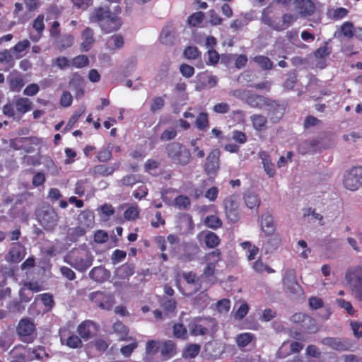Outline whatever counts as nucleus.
<instances>
[{
  "label": "nucleus",
  "instance_id": "2eb2a0df",
  "mask_svg": "<svg viewBox=\"0 0 362 362\" xmlns=\"http://www.w3.org/2000/svg\"><path fill=\"white\" fill-rule=\"evenodd\" d=\"M298 13L303 17L312 16L315 11V5L311 0H295Z\"/></svg>",
  "mask_w": 362,
  "mask_h": 362
},
{
  "label": "nucleus",
  "instance_id": "dca6fc26",
  "mask_svg": "<svg viewBox=\"0 0 362 362\" xmlns=\"http://www.w3.org/2000/svg\"><path fill=\"white\" fill-rule=\"evenodd\" d=\"M10 90L13 92H20L25 86L23 76L17 71H13L8 76Z\"/></svg>",
  "mask_w": 362,
  "mask_h": 362
},
{
  "label": "nucleus",
  "instance_id": "774afa93",
  "mask_svg": "<svg viewBox=\"0 0 362 362\" xmlns=\"http://www.w3.org/2000/svg\"><path fill=\"white\" fill-rule=\"evenodd\" d=\"M297 82V75L295 72L288 74V77L283 84V87L286 90H291Z\"/></svg>",
  "mask_w": 362,
  "mask_h": 362
},
{
  "label": "nucleus",
  "instance_id": "a878e982",
  "mask_svg": "<svg viewBox=\"0 0 362 362\" xmlns=\"http://www.w3.org/2000/svg\"><path fill=\"white\" fill-rule=\"evenodd\" d=\"M199 252L197 245H188L185 247V252L180 255V259L183 262L194 260Z\"/></svg>",
  "mask_w": 362,
  "mask_h": 362
},
{
  "label": "nucleus",
  "instance_id": "c03bdc74",
  "mask_svg": "<svg viewBox=\"0 0 362 362\" xmlns=\"http://www.w3.org/2000/svg\"><path fill=\"white\" fill-rule=\"evenodd\" d=\"M174 33L168 28H163L160 35V41L165 45H173L174 43Z\"/></svg>",
  "mask_w": 362,
  "mask_h": 362
},
{
  "label": "nucleus",
  "instance_id": "79ce46f5",
  "mask_svg": "<svg viewBox=\"0 0 362 362\" xmlns=\"http://www.w3.org/2000/svg\"><path fill=\"white\" fill-rule=\"evenodd\" d=\"M30 140L28 137H17L12 139H10L9 146L14 150H21L24 149L26 152H29L28 148H25L24 144L25 142Z\"/></svg>",
  "mask_w": 362,
  "mask_h": 362
},
{
  "label": "nucleus",
  "instance_id": "e2e57ef3",
  "mask_svg": "<svg viewBox=\"0 0 362 362\" xmlns=\"http://www.w3.org/2000/svg\"><path fill=\"white\" fill-rule=\"evenodd\" d=\"M204 18V14L202 11H198L190 15L187 18L189 25L195 27L202 23Z\"/></svg>",
  "mask_w": 362,
  "mask_h": 362
},
{
  "label": "nucleus",
  "instance_id": "b1692460",
  "mask_svg": "<svg viewBox=\"0 0 362 362\" xmlns=\"http://www.w3.org/2000/svg\"><path fill=\"white\" fill-rule=\"evenodd\" d=\"M216 267H214V265L206 264L200 276L202 281L210 284H216L217 281V277L216 276Z\"/></svg>",
  "mask_w": 362,
  "mask_h": 362
},
{
  "label": "nucleus",
  "instance_id": "6e6552de",
  "mask_svg": "<svg viewBox=\"0 0 362 362\" xmlns=\"http://www.w3.org/2000/svg\"><path fill=\"white\" fill-rule=\"evenodd\" d=\"M345 278L356 298L362 301V268L348 272Z\"/></svg>",
  "mask_w": 362,
  "mask_h": 362
},
{
  "label": "nucleus",
  "instance_id": "72a5a7b5",
  "mask_svg": "<svg viewBox=\"0 0 362 362\" xmlns=\"http://www.w3.org/2000/svg\"><path fill=\"white\" fill-rule=\"evenodd\" d=\"M255 339V337L252 333H240L236 336L235 342L239 348H244L247 346Z\"/></svg>",
  "mask_w": 362,
  "mask_h": 362
},
{
  "label": "nucleus",
  "instance_id": "6e6d98bb",
  "mask_svg": "<svg viewBox=\"0 0 362 362\" xmlns=\"http://www.w3.org/2000/svg\"><path fill=\"white\" fill-rule=\"evenodd\" d=\"M200 351V346L197 344L188 345L183 351V356L185 358H194Z\"/></svg>",
  "mask_w": 362,
  "mask_h": 362
},
{
  "label": "nucleus",
  "instance_id": "4d7b16f0",
  "mask_svg": "<svg viewBox=\"0 0 362 362\" xmlns=\"http://www.w3.org/2000/svg\"><path fill=\"white\" fill-rule=\"evenodd\" d=\"M173 336L177 339H187V328L181 323H176L173 327Z\"/></svg>",
  "mask_w": 362,
  "mask_h": 362
},
{
  "label": "nucleus",
  "instance_id": "69168bd1",
  "mask_svg": "<svg viewBox=\"0 0 362 362\" xmlns=\"http://www.w3.org/2000/svg\"><path fill=\"white\" fill-rule=\"evenodd\" d=\"M139 211L137 205L131 206L124 212V217L126 220L133 221L138 218Z\"/></svg>",
  "mask_w": 362,
  "mask_h": 362
},
{
  "label": "nucleus",
  "instance_id": "c756f323",
  "mask_svg": "<svg viewBox=\"0 0 362 362\" xmlns=\"http://www.w3.org/2000/svg\"><path fill=\"white\" fill-rule=\"evenodd\" d=\"M94 323L90 320H85L81 323L77 329L78 334L84 339H88L91 337L92 331L90 327L93 326Z\"/></svg>",
  "mask_w": 362,
  "mask_h": 362
},
{
  "label": "nucleus",
  "instance_id": "4c0bfd02",
  "mask_svg": "<svg viewBox=\"0 0 362 362\" xmlns=\"http://www.w3.org/2000/svg\"><path fill=\"white\" fill-rule=\"evenodd\" d=\"M204 243L207 247L214 248L220 244L221 239L215 233L208 231L204 235Z\"/></svg>",
  "mask_w": 362,
  "mask_h": 362
},
{
  "label": "nucleus",
  "instance_id": "49530a36",
  "mask_svg": "<svg viewBox=\"0 0 362 362\" xmlns=\"http://www.w3.org/2000/svg\"><path fill=\"white\" fill-rule=\"evenodd\" d=\"M244 200L246 206L251 209L255 207H259L260 205V200L257 195L252 192L246 193L244 196Z\"/></svg>",
  "mask_w": 362,
  "mask_h": 362
},
{
  "label": "nucleus",
  "instance_id": "f03ea898",
  "mask_svg": "<svg viewBox=\"0 0 362 362\" xmlns=\"http://www.w3.org/2000/svg\"><path fill=\"white\" fill-rule=\"evenodd\" d=\"M261 21L264 25L276 31H283L292 24L294 18L290 13H284L280 17L272 6H267L262 11Z\"/></svg>",
  "mask_w": 362,
  "mask_h": 362
},
{
  "label": "nucleus",
  "instance_id": "c85d7f7f",
  "mask_svg": "<svg viewBox=\"0 0 362 362\" xmlns=\"http://www.w3.org/2000/svg\"><path fill=\"white\" fill-rule=\"evenodd\" d=\"M33 103L27 98H18L15 101L17 111L21 114H25L32 109Z\"/></svg>",
  "mask_w": 362,
  "mask_h": 362
},
{
  "label": "nucleus",
  "instance_id": "7c9ffc66",
  "mask_svg": "<svg viewBox=\"0 0 362 362\" xmlns=\"http://www.w3.org/2000/svg\"><path fill=\"white\" fill-rule=\"evenodd\" d=\"M252 59L262 70L269 71L274 68V64L268 57L257 55Z\"/></svg>",
  "mask_w": 362,
  "mask_h": 362
},
{
  "label": "nucleus",
  "instance_id": "ea45409f",
  "mask_svg": "<svg viewBox=\"0 0 362 362\" xmlns=\"http://www.w3.org/2000/svg\"><path fill=\"white\" fill-rule=\"evenodd\" d=\"M173 205L180 210H186L190 206L191 201L187 196L179 195L175 198Z\"/></svg>",
  "mask_w": 362,
  "mask_h": 362
},
{
  "label": "nucleus",
  "instance_id": "052dcab7",
  "mask_svg": "<svg viewBox=\"0 0 362 362\" xmlns=\"http://www.w3.org/2000/svg\"><path fill=\"white\" fill-rule=\"evenodd\" d=\"M271 238L267 241L269 250L273 251L276 250L281 243V237L279 234H272Z\"/></svg>",
  "mask_w": 362,
  "mask_h": 362
},
{
  "label": "nucleus",
  "instance_id": "a18cd8bd",
  "mask_svg": "<svg viewBox=\"0 0 362 362\" xmlns=\"http://www.w3.org/2000/svg\"><path fill=\"white\" fill-rule=\"evenodd\" d=\"M230 308V300L228 298H223L216 302L215 304V310L219 314L226 315Z\"/></svg>",
  "mask_w": 362,
  "mask_h": 362
},
{
  "label": "nucleus",
  "instance_id": "ddd939ff",
  "mask_svg": "<svg viewBox=\"0 0 362 362\" xmlns=\"http://www.w3.org/2000/svg\"><path fill=\"white\" fill-rule=\"evenodd\" d=\"M267 114L271 121L274 123L279 122V120L283 117L286 110V107L284 104L278 103L276 100H272L271 99L269 103L267 104Z\"/></svg>",
  "mask_w": 362,
  "mask_h": 362
},
{
  "label": "nucleus",
  "instance_id": "f3484780",
  "mask_svg": "<svg viewBox=\"0 0 362 362\" xmlns=\"http://www.w3.org/2000/svg\"><path fill=\"white\" fill-rule=\"evenodd\" d=\"M260 224L262 231L266 235H272L276 230V224L271 214L266 212L260 217Z\"/></svg>",
  "mask_w": 362,
  "mask_h": 362
},
{
  "label": "nucleus",
  "instance_id": "6ab92c4d",
  "mask_svg": "<svg viewBox=\"0 0 362 362\" xmlns=\"http://www.w3.org/2000/svg\"><path fill=\"white\" fill-rule=\"evenodd\" d=\"M323 343L333 349L339 351H347L351 345L347 340L335 337H327L323 339Z\"/></svg>",
  "mask_w": 362,
  "mask_h": 362
},
{
  "label": "nucleus",
  "instance_id": "0e129e2a",
  "mask_svg": "<svg viewBox=\"0 0 362 362\" xmlns=\"http://www.w3.org/2000/svg\"><path fill=\"white\" fill-rule=\"evenodd\" d=\"M112 151L108 148H104L99 150L96 153L97 160L101 163H106L112 158Z\"/></svg>",
  "mask_w": 362,
  "mask_h": 362
},
{
  "label": "nucleus",
  "instance_id": "bf43d9fd",
  "mask_svg": "<svg viewBox=\"0 0 362 362\" xmlns=\"http://www.w3.org/2000/svg\"><path fill=\"white\" fill-rule=\"evenodd\" d=\"M83 110H78L74 112V114L69 118L66 125L64 129V132H67L73 128L74 124L78 122L81 116L83 114Z\"/></svg>",
  "mask_w": 362,
  "mask_h": 362
},
{
  "label": "nucleus",
  "instance_id": "603ef678",
  "mask_svg": "<svg viewBox=\"0 0 362 362\" xmlns=\"http://www.w3.org/2000/svg\"><path fill=\"white\" fill-rule=\"evenodd\" d=\"M183 55L187 59H197L201 58L202 52L195 46H188L184 49Z\"/></svg>",
  "mask_w": 362,
  "mask_h": 362
},
{
  "label": "nucleus",
  "instance_id": "473e14b6",
  "mask_svg": "<svg viewBox=\"0 0 362 362\" xmlns=\"http://www.w3.org/2000/svg\"><path fill=\"white\" fill-rule=\"evenodd\" d=\"M204 351L207 353L208 356L214 358L218 357L223 352L220 345L216 341L207 343L205 345Z\"/></svg>",
  "mask_w": 362,
  "mask_h": 362
},
{
  "label": "nucleus",
  "instance_id": "338daca9",
  "mask_svg": "<svg viewBox=\"0 0 362 362\" xmlns=\"http://www.w3.org/2000/svg\"><path fill=\"white\" fill-rule=\"evenodd\" d=\"M65 344L69 348L77 349L82 346V341L77 335L71 334L66 338Z\"/></svg>",
  "mask_w": 362,
  "mask_h": 362
},
{
  "label": "nucleus",
  "instance_id": "9b49d317",
  "mask_svg": "<svg viewBox=\"0 0 362 362\" xmlns=\"http://www.w3.org/2000/svg\"><path fill=\"white\" fill-rule=\"evenodd\" d=\"M220 150L214 148L206 157L204 170L208 175L215 176L220 168Z\"/></svg>",
  "mask_w": 362,
  "mask_h": 362
},
{
  "label": "nucleus",
  "instance_id": "864d4df0",
  "mask_svg": "<svg viewBox=\"0 0 362 362\" xmlns=\"http://www.w3.org/2000/svg\"><path fill=\"white\" fill-rule=\"evenodd\" d=\"M140 178L141 177L139 175L129 174L124 176L120 180V182L124 186L133 187L141 181Z\"/></svg>",
  "mask_w": 362,
  "mask_h": 362
},
{
  "label": "nucleus",
  "instance_id": "aec40b11",
  "mask_svg": "<svg viewBox=\"0 0 362 362\" xmlns=\"http://www.w3.org/2000/svg\"><path fill=\"white\" fill-rule=\"evenodd\" d=\"M74 42V37L69 33L59 35L54 38V45L59 51L71 47Z\"/></svg>",
  "mask_w": 362,
  "mask_h": 362
},
{
  "label": "nucleus",
  "instance_id": "c9c22d12",
  "mask_svg": "<svg viewBox=\"0 0 362 362\" xmlns=\"http://www.w3.org/2000/svg\"><path fill=\"white\" fill-rule=\"evenodd\" d=\"M30 43L28 40H23L11 48V50L15 54V58L16 59H21L24 55L22 52L26 50L30 47Z\"/></svg>",
  "mask_w": 362,
  "mask_h": 362
},
{
  "label": "nucleus",
  "instance_id": "de8ad7c7",
  "mask_svg": "<svg viewBox=\"0 0 362 362\" xmlns=\"http://www.w3.org/2000/svg\"><path fill=\"white\" fill-rule=\"evenodd\" d=\"M209 122L206 112H200L195 120L196 127L201 131H206L209 127Z\"/></svg>",
  "mask_w": 362,
  "mask_h": 362
},
{
  "label": "nucleus",
  "instance_id": "4468645a",
  "mask_svg": "<svg viewBox=\"0 0 362 362\" xmlns=\"http://www.w3.org/2000/svg\"><path fill=\"white\" fill-rule=\"evenodd\" d=\"M119 167V163H114L112 165L98 164L90 170V174L94 178L107 177L111 175Z\"/></svg>",
  "mask_w": 362,
  "mask_h": 362
},
{
  "label": "nucleus",
  "instance_id": "5701e85b",
  "mask_svg": "<svg viewBox=\"0 0 362 362\" xmlns=\"http://www.w3.org/2000/svg\"><path fill=\"white\" fill-rule=\"evenodd\" d=\"M135 266L133 263H124L115 270V275L120 279H129L134 274Z\"/></svg>",
  "mask_w": 362,
  "mask_h": 362
},
{
  "label": "nucleus",
  "instance_id": "a19ab883",
  "mask_svg": "<svg viewBox=\"0 0 362 362\" xmlns=\"http://www.w3.org/2000/svg\"><path fill=\"white\" fill-rule=\"evenodd\" d=\"M44 15L40 14L35 18L33 22V28L38 35V37L35 39V41L38 40V39L42 36L43 31L45 30V26L44 23Z\"/></svg>",
  "mask_w": 362,
  "mask_h": 362
},
{
  "label": "nucleus",
  "instance_id": "13d9d810",
  "mask_svg": "<svg viewBox=\"0 0 362 362\" xmlns=\"http://www.w3.org/2000/svg\"><path fill=\"white\" fill-rule=\"evenodd\" d=\"M160 351V341L148 340L146 344V355L153 356Z\"/></svg>",
  "mask_w": 362,
  "mask_h": 362
},
{
  "label": "nucleus",
  "instance_id": "4be33fe9",
  "mask_svg": "<svg viewBox=\"0 0 362 362\" xmlns=\"http://www.w3.org/2000/svg\"><path fill=\"white\" fill-rule=\"evenodd\" d=\"M247 103L252 107L262 109L267 107L270 99L263 95L253 94L247 98Z\"/></svg>",
  "mask_w": 362,
  "mask_h": 362
},
{
  "label": "nucleus",
  "instance_id": "2f4dec72",
  "mask_svg": "<svg viewBox=\"0 0 362 362\" xmlns=\"http://www.w3.org/2000/svg\"><path fill=\"white\" fill-rule=\"evenodd\" d=\"M301 322L303 323L302 331L304 333H315L319 329L315 318H303Z\"/></svg>",
  "mask_w": 362,
  "mask_h": 362
},
{
  "label": "nucleus",
  "instance_id": "58836bf2",
  "mask_svg": "<svg viewBox=\"0 0 362 362\" xmlns=\"http://www.w3.org/2000/svg\"><path fill=\"white\" fill-rule=\"evenodd\" d=\"M37 299H40L41 300L42 303L45 306V310L46 312L51 310L54 305L53 296L50 293H45L38 295L35 298V301Z\"/></svg>",
  "mask_w": 362,
  "mask_h": 362
},
{
  "label": "nucleus",
  "instance_id": "5fc2aeb1",
  "mask_svg": "<svg viewBox=\"0 0 362 362\" xmlns=\"http://www.w3.org/2000/svg\"><path fill=\"white\" fill-rule=\"evenodd\" d=\"M166 97V95H163V97L158 96L154 97L151 103L150 111L153 113L156 112L157 111L161 110L165 105L164 98Z\"/></svg>",
  "mask_w": 362,
  "mask_h": 362
},
{
  "label": "nucleus",
  "instance_id": "7ed1b4c3",
  "mask_svg": "<svg viewBox=\"0 0 362 362\" xmlns=\"http://www.w3.org/2000/svg\"><path fill=\"white\" fill-rule=\"evenodd\" d=\"M165 152L168 158L176 165L185 166L192 160L190 151L179 142L168 144L165 146Z\"/></svg>",
  "mask_w": 362,
  "mask_h": 362
},
{
  "label": "nucleus",
  "instance_id": "bb28decb",
  "mask_svg": "<svg viewBox=\"0 0 362 362\" xmlns=\"http://www.w3.org/2000/svg\"><path fill=\"white\" fill-rule=\"evenodd\" d=\"M15 59V54L11 49L0 52V63L7 65V69L14 66Z\"/></svg>",
  "mask_w": 362,
  "mask_h": 362
},
{
  "label": "nucleus",
  "instance_id": "680f3d73",
  "mask_svg": "<svg viewBox=\"0 0 362 362\" xmlns=\"http://www.w3.org/2000/svg\"><path fill=\"white\" fill-rule=\"evenodd\" d=\"M355 28L353 23L346 21L341 25V31L344 37L350 39L354 37Z\"/></svg>",
  "mask_w": 362,
  "mask_h": 362
},
{
  "label": "nucleus",
  "instance_id": "f8f14e48",
  "mask_svg": "<svg viewBox=\"0 0 362 362\" xmlns=\"http://www.w3.org/2000/svg\"><path fill=\"white\" fill-rule=\"evenodd\" d=\"M282 284L287 291L291 293H297V288L299 287V284L296 279V273L294 269L288 268L285 270L282 279Z\"/></svg>",
  "mask_w": 362,
  "mask_h": 362
},
{
  "label": "nucleus",
  "instance_id": "3c124183",
  "mask_svg": "<svg viewBox=\"0 0 362 362\" xmlns=\"http://www.w3.org/2000/svg\"><path fill=\"white\" fill-rule=\"evenodd\" d=\"M89 64V59L86 55L80 54L76 56L71 61V66L77 69H81Z\"/></svg>",
  "mask_w": 362,
  "mask_h": 362
},
{
  "label": "nucleus",
  "instance_id": "cd10ccee",
  "mask_svg": "<svg viewBox=\"0 0 362 362\" xmlns=\"http://www.w3.org/2000/svg\"><path fill=\"white\" fill-rule=\"evenodd\" d=\"M252 268L258 274H263L264 273L273 274L275 272V270L263 262L261 258H259L252 263Z\"/></svg>",
  "mask_w": 362,
  "mask_h": 362
},
{
  "label": "nucleus",
  "instance_id": "9d476101",
  "mask_svg": "<svg viewBox=\"0 0 362 362\" xmlns=\"http://www.w3.org/2000/svg\"><path fill=\"white\" fill-rule=\"evenodd\" d=\"M224 211L228 221L230 223H236L240 218L238 203L235 195L226 197L223 200Z\"/></svg>",
  "mask_w": 362,
  "mask_h": 362
},
{
  "label": "nucleus",
  "instance_id": "f704fd0d",
  "mask_svg": "<svg viewBox=\"0 0 362 362\" xmlns=\"http://www.w3.org/2000/svg\"><path fill=\"white\" fill-rule=\"evenodd\" d=\"M89 277L95 281L102 282L106 279V270L102 267H95L90 271Z\"/></svg>",
  "mask_w": 362,
  "mask_h": 362
},
{
  "label": "nucleus",
  "instance_id": "423d86ee",
  "mask_svg": "<svg viewBox=\"0 0 362 362\" xmlns=\"http://www.w3.org/2000/svg\"><path fill=\"white\" fill-rule=\"evenodd\" d=\"M343 185L351 191L362 187V166H354L347 170L344 175Z\"/></svg>",
  "mask_w": 362,
  "mask_h": 362
},
{
  "label": "nucleus",
  "instance_id": "8fccbe9b",
  "mask_svg": "<svg viewBox=\"0 0 362 362\" xmlns=\"http://www.w3.org/2000/svg\"><path fill=\"white\" fill-rule=\"evenodd\" d=\"M221 252L220 250L216 249L215 250L207 253L205 256V260L207 264L217 266L218 262L221 260Z\"/></svg>",
  "mask_w": 362,
  "mask_h": 362
},
{
  "label": "nucleus",
  "instance_id": "f257e3e1",
  "mask_svg": "<svg viewBox=\"0 0 362 362\" xmlns=\"http://www.w3.org/2000/svg\"><path fill=\"white\" fill-rule=\"evenodd\" d=\"M90 21L98 23L105 33H110L120 28L122 21L108 6H98L94 8L89 17Z\"/></svg>",
  "mask_w": 362,
  "mask_h": 362
},
{
  "label": "nucleus",
  "instance_id": "a211bd4d",
  "mask_svg": "<svg viewBox=\"0 0 362 362\" xmlns=\"http://www.w3.org/2000/svg\"><path fill=\"white\" fill-rule=\"evenodd\" d=\"M160 352L163 359L169 360L177 354L176 344L171 340L160 342Z\"/></svg>",
  "mask_w": 362,
  "mask_h": 362
},
{
  "label": "nucleus",
  "instance_id": "e433bc0d",
  "mask_svg": "<svg viewBox=\"0 0 362 362\" xmlns=\"http://www.w3.org/2000/svg\"><path fill=\"white\" fill-rule=\"evenodd\" d=\"M124 44V38L121 35H113L110 37L106 42L108 48L111 49H120Z\"/></svg>",
  "mask_w": 362,
  "mask_h": 362
},
{
  "label": "nucleus",
  "instance_id": "37998d69",
  "mask_svg": "<svg viewBox=\"0 0 362 362\" xmlns=\"http://www.w3.org/2000/svg\"><path fill=\"white\" fill-rule=\"evenodd\" d=\"M204 224L210 228L216 230L222 227L223 222L217 216L210 215L205 218Z\"/></svg>",
  "mask_w": 362,
  "mask_h": 362
},
{
  "label": "nucleus",
  "instance_id": "412c9836",
  "mask_svg": "<svg viewBox=\"0 0 362 362\" xmlns=\"http://www.w3.org/2000/svg\"><path fill=\"white\" fill-rule=\"evenodd\" d=\"M82 42L81 44V50L83 52H88L90 49L93 44L95 42L93 37V30L88 27L83 30L81 33Z\"/></svg>",
  "mask_w": 362,
  "mask_h": 362
},
{
  "label": "nucleus",
  "instance_id": "09e8293b",
  "mask_svg": "<svg viewBox=\"0 0 362 362\" xmlns=\"http://www.w3.org/2000/svg\"><path fill=\"white\" fill-rule=\"evenodd\" d=\"M11 261L13 262H20L24 257L22 247L20 245L13 247L9 251Z\"/></svg>",
  "mask_w": 362,
  "mask_h": 362
},
{
  "label": "nucleus",
  "instance_id": "1a4fd4ad",
  "mask_svg": "<svg viewBox=\"0 0 362 362\" xmlns=\"http://www.w3.org/2000/svg\"><path fill=\"white\" fill-rule=\"evenodd\" d=\"M88 298L91 302L102 310H110L115 303L113 295L100 291L90 293Z\"/></svg>",
  "mask_w": 362,
  "mask_h": 362
},
{
  "label": "nucleus",
  "instance_id": "39448f33",
  "mask_svg": "<svg viewBox=\"0 0 362 362\" xmlns=\"http://www.w3.org/2000/svg\"><path fill=\"white\" fill-rule=\"evenodd\" d=\"M36 216L39 223L46 230H52L58 224V214L54 209L49 205L38 209L36 211Z\"/></svg>",
  "mask_w": 362,
  "mask_h": 362
},
{
  "label": "nucleus",
  "instance_id": "20e7f679",
  "mask_svg": "<svg viewBox=\"0 0 362 362\" xmlns=\"http://www.w3.org/2000/svg\"><path fill=\"white\" fill-rule=\"evenodd\" d=\"M64 261L76 270L84 272L92 265L93 259L88 252L76 250L70 252Z\"/></svg>",
  "mask_w": 362,
  "mask_h": 362
},
{
  "label": "nucleus",
  "instance_id": "393cba45",
  "mask_svg": "<svg viewBox=\"0 0 362 362\" xmlns=\"http://www.w3.org/2000/svg\"><path fill=\"white\" fill-rule=\"evenodd\" d=\"M250 121L252 127L257 132H262L267 129V119L265 116L260 114H254L250 116Z\"/></svg>",
  "mask_w": 362,
  "mask_h": 362
},
{
  "label": "nucleus",
  "instance_id": "0eeeda50",
  "mask_svg": "<svg viewBox=\"0 0 362 362\" xmlns=\"http://www.w3.org/2000/svg\"><path fill=\"white\" fill-rule=\"evenodd\" d=\"M20 339L26 343H32L35 337V325L29 318H21L17 327Z\"/></svg>",
  "mask_w": 362,
  "mask_h": 362
}]
</instances>
